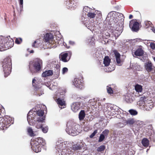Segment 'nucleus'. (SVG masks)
Listing matches in <instances>:
<instances>
[{"label":"nucleus","mask_w":155,"mask_h":155,"mask_svg":"<svg viewBox=\"0 0 155 155\" xmlns=\"http://www.w3.org/2000/svg\"><path fill=\"white\" fill-rule=\"evenodd\" d=\"M105 149V147L104 145L101 146L98 148L97 151L99 152H101L103 151Z\"/></svg>","instance_id":"37998d69"},{"label":"nucleus","mask_w":155,"mask_h":155,"mask_svg":"<svg viewBox=\"0 0 155 155\" xmlns=\"http://www.w3.org/2000/svg\"><path fill=\"white\" fill-rule=\"evenodd\" d=\"M124 123L127 124H128L129 125L133 124L134 123V121L133 119H129L127 120H124Z\"/></svg>","instance_id":"e433bc0d"},{"label":"nucleus","mask_w":155,"mask_h":155,"mask_svg":"<svg viewBox=\"0 0 155 155\" xmlns=\"http://www.w3.org/2000/svg\"><path fill=\"white\" fill-rule=\"evenodd\" d=\"M65 4L68 9H74L77 8L78 5V0H66L65 2Z\"/></svg>","instance_id":"9b49d317"},{"label":"nucleus","mask_w":155,"mask_h":155,"mask_svg":"<svg viewBox=\"0 0 155 155\" xmlns=\"http://www.w3.org/2000/svg\"><path fill=\"white\" fill-rule=\"evenodd\" d=\"M124 100L126 102L128 103H132L134 100V98L130 93L126 94L124 97Z\"/></svg>","instance_id":"a211bd4d"},{"label":"nucleus","mask_w":155,"mask_h":155,"mask_svg":"<svg viewBox=\"0 0 155 155\" xmlns=\"http://www.w3.org/2000/svg\"><path fill=\"white\" fill-rule=\"evenodd\" d=\"M144 68L145 70L148 72H151L153 73L154 66L150 61L146 62L144 64Z\"/></svg>","instance_id":"4468645a"},{"label":"nucleus","mask_w":155,"mask_h":155,"mask_svg":"<svg viewBox=\"0 0 155 155\" xmlns=\"http://www.w3.org/2000/svg\"><path fill=\"white\" fill-rule=\"evenodd\" d=\"M44 111L40 108H35L31 110L27 114V120L29 124L34 126L38 129H41L45 122Z\"/></svg>","instance_id":"f257e3e1"},{"label":"nucleus","mask_w":155,"mask_h":155,"mask_svg":"<svg viewBox=\"0 0 155 155\" xmlns=\"http://www.w3.org/2000/svg\"><path fill=\"white\" fill-rule=\"evenodd\" d=\"M150 46L152 49H155V44L153 43H150Z\"/></svg>","instance_id":"6e6d98bb"},{"label":"nucleus","mask_w":155,"mask_h":155,"mask_svg":"<svg viewBox=\"0 0 155 155\" xmlns=\"http://www.w3.org/2000/svg\"><path fill=\"white\" fill-rule=\"evenodd\" d=\"M142 143L143 146L147 147L149 145V140L147 138H143L142 140Z\"/></svg>","instance_id":"2f4dec72"},{"label":"nucleus","mask_w":155,"mask_h":155,"mask_svg":"<svg viewBox=\"0 0 155 155\" xmlns=\"http://www.w3.org/2000/svg\"><path fill=\"white\" fill-rule=\"evenodd\" d=\"M97 132V130H95L94 132L90 136V138H92Z\"/></svg>","instance_id":"8fccbe9b"},{"label":"nucleus","mask_w":155,"mask_h":155,"mask_svg":"<svg viewBox=\"0 0 155 155\" xmlns=\"http://www.w3.org/2000/svg\"><path fill=\"white\" fill-rule=\"evenodd\" d=\"M82 145L78 143L73 145L72 147H69V145H68V148L62 150L61 154L62 155H74V151L80 150L82 149Z\"/></svg>","instance_id":"0eeeda50"},{"label":"nucleus","mask_w":155,"mask_h":155,"mask_svg":"<svg viewBox=\"0 0 155 155\" xmlns=\"http://www.w3.org/2000/svg\"><path fill=\"white\" fill-rule=\"evenodd\" d=\"M22 41V39L21 38H16L15 42V43L18 44H20Z\"/></svg>","instance_id":"de8ad7c7"},{"label":"nucleus","mask_w":155,"mask_h":155,"mask_svg":"<svg viewBox=\"0 0 155 155\" xmlns=\"http://www.w3.org/2000/svg\"><path fill=\"white\" fill-rule=\"evenodd\" d=\"M53 74V72L51 70H49L44 72L42 74V76L43 77H45L52 75Z\"/></svg>","instance_id":"a878e982"},{"label":"nucleus","mask_w":155,"mask_h":155,"mask_svg":"<svg viewBox=\"0 0 155 155\" xmlns=\"http://www.w3.org/2000/svg\"><path fill=\"white\" fill-rule=\"evenodd\" d=\"M116 61L117 63L118 64L120 63L121 60L120 58H116Z\"/></svg>","instance_id":"052dcab7"},{"label":"nucleus","mask_w":155,"mask_h":155,"mask_svg":"<svg viewBox=\"0 0 155 155\" xmlns=\"http://www.w3.org/2000/svg\"><path fill=\"white\" fill-rule=\"evenodd\" d=\"M36 41H35L34 43L32 45V46L34 48H37L38 47L39 45H35V44L36 43Z\"/></svg>","instance_id":"bf43d9fd"},{"label":"nucleus","mask_w":155,"mask_h":155,"mask_svg":"<svg viewBox=\"0 0 155 155\" xmlns=\"http://www.w3.org/2000/svg\"><path fill=\"white\" fill-rule=\"evenodd\" d=\"M14 42L10 36L6 37H0V51H5L12 47Z\"/></svg>","instance_id":"7ed1b4c3"},{"label":"nucleus","mask_w":155,"mask_h":155,"mask_svg":"<svg viewBox=\"0 0 155 155\" xmlns=\"http://www.w3.org/2000/svg\"><path fill=\"white\" fill-rule=\"evenodd\" d=\"M73 84L76 87L82 89L84 87L83 81L78 78H75L72 81Z\"/></svg>","instance_id":"ddd939ff"},{"label":"nucleus","mask_w":155,"mask_h":155,"mask_svg":"<svg viewBox=\"0 0 155 155\" xmlns=\"http://www.w3.org/2000/svg\"><path fill=\"white\" fill-rule=\"evenodd\" d=\"M57 102L58 104L59 107L61 109L62 108V107H61L65 105V102L63 100H61L60 98H58L57 99Z\"/></svg>","instance_id":"bb28decb"},{"label":"nucleus","mask_w":155,"mask_h":155,"mask_svg":"<svg viewBox=\"0 0 155 155\" xmlns=\"http://www.w3.org/2000/svg\"><path fill=\"white\" fill-rule=\"evenodd\" d=\"M133 17V15H130L129 16V18L130 19Z\"/></svg>","instance_id":"774afa93"},{"label":"nucleus","mask_w":155,"mask_h":155,"mask_svg":"<svg viewBox=\"0 0 155 155\" xmlns=\"http://www.w3.org/2000/svg\"><path fill=\"white\" fill-rule=\"evenodd\" d=\"M135 89L136 91L138 93L141 92L142 91V86L138 84L135 85Z\"/></svg>","instance_id":"c9c22d12"},{"label":"nucleus","mask_w":155,"mask_h":155,"mask_svg":"<svg viewBox=\"0 0 155 155\" xmlns=\"http://www.w3.org/2000/svg\"><path fill=\"white\" fill-rule=\"evenodd\" d=\"M39 82L37 81L35 78H33L32 80V85L36 89H38L40 87V83Z\"/></svg>","instance_id":"393cba45"},{"label":"nucleus","mask_w":155,"mask_h":155,"mask_svg":"<svg viewBox=\"0 0 155 155\" xmlns=\"http://www.w3.org/2000/svg\"><path fill=\"white\" fill-rule=\"evenodd\" d=\"M68 71V69L67 68H63L62 70V73L63 74H64L67 73Z\"/></svg>","instance_id":"09e8293b"},{"label":"nucleus","mask_w":155,"mask_h":155,"mask_svg":"<svg viewBox=\"0 0 155 155\" xmlns=\"http://www.w3.org/2000/svg\"><path fill=\"white\" fill-rule=\"evenodd\" d=\"M110 12L107 15V20L110 21V27L113 28L117 35H120L123 31L124 24V15L123 14L114 12Z\"/></svg>","instance_id":"f03ea898"},{"label":"nucleus","mask_w":155,"mask_h":155,"mask_svg":"<svg viewBox=\"0 0 155 155\" xmlns=\"http://www.w3.org/2000/svg\"><path fill=\"white\" fill-rule=\"evenodd\" d=\"M51 82L50 81L47 82L46 83H45V85L48 87H49L50 89H51L50 86L51 84Z\"/></svg>","instance_id":"4d7b16f0"},{"label":"nucleus","mask_w":155,"mask_h":155,"mask_svg":"<svg viewBox=\"0 0 155 155\" xmlns=\"http://www.w3.org/2000/svg\"><path fill=\"white\" fill-rule=\"evenodd\" d=\"M13 123V118L8 116L4 118L0 117V130H5Z\"/></svg>","instance_id":"423d86ee"},{"label":"nucleus","mask_w":155,"mask_h":155,"mask_svg":"<svg viewBox=\"0 0 155 155\" xmlns=\"http://www.w3.org/2000/svg\"><path fill=\"white\" fill-rule=\"evenodd\" d=\"M44 36V40L46 42H49L50 41H51L54 38L53 34L50 33H46Z\"/></svg>","instance_id":"4be33fe9"},{"label":"nucleus","mask_w":155,"mask_h":155,"mask_svg":"<svg viewBox=\"0 0 155 155\" xmlns=\"http://www.w3.org/2000/svg\"><path fill=\"white\" fill-rule=\"evenodd\" d=\"M129 112L130 114L133 116L136 115L138 114V112L137 110L133 109H131L129 110Z\"/></svg>","instance_id":"4c0bfd02"},{"label":"nucleus","mask_w":155,"mask_h":155,"mask_svg":"<svg viewBox=\"0 0 155 155\" xmlns=\"http://www.w3.org/2000/svg\"><path fill=\"white\" fill-rule=\"evenodd\" d=\"M145 25H146V28H148L149 26L151 24V22L150 21H146L145 22Z\"/></svg>","instance_id":"864d4df0"},{"label":"nucleus","mask_w":155,"mask_h":155,"mask_svg":"<svg viewBox=\"0 0 155 155\" xmlns=\"http://www.w3.org/2000/svg\"><path fill=\"white\" fill-rule=\"evenodd\" d=\"M107 93L109 94H113V91L110 85L107 86Z\"/></svg>","instance_id":"58836bf2"},{"label":"nucleus","mask_w":155,"mask_h":155,"mask_svg":"<svg viewBox=\"0 0 155 155\" xmlns=\"http://www.w3.org/2000/svg\"><path fill=\"white\" fill-rule=\"evenodd\" d=\"M105 136L104 135H103V134H101L98 140V142H101L102 141H103L105 138Z\"/></svg>","instance_id":"a18cd8bd"},{"label":"nucleus","mask_w":155,"mask_h":155,"mask_svg":"<svg viewBox=\"0 0 155 155\" xmlns=\"http://www.w3.org/2000/svg\"><path fill=\"white\" fill-rule=\"evenodd\" d=\"M114 54L116 57V58H120V54L117 51H114Z\"/></svg>","instance_id":"5fc2aeb1"},{"label":"nucleus","mask_w":155,"mask_h":155,"mask_svg":"<svg viewBox=\"0 0 155 155\" xmlns=\"http://www.w3.org/2000/svg\"><path fill=\"white\" fill-rule=\"evenodd\" d=\"M150 43L149 41L147 40H144V43L146 45H148Z\"/></svg>","instance_id":"680f3d73"},{"label":"nucleus","mask_w":155,"mask_h":155,"mask_svg":"<svg viewBox=\"0 0 155 155\" xmlns=\"http://www.w3.org/2000/svg\"><path fill=\"white\" fill-rule=\"evenodd\" d=\"M2 67H4L6 65L9 66L10 65H12V60L10 56H8L5 58L2 61Z\"/></svg>","instance_id":"aec40b11"},{"label":"nucleus","mask_w":155,"mask_h":155,"mask_svg":"<svg viewBox=\"0 0 155 155\" xmlns=\"http://www.w3.org/2000/svg\"><path fill=\"white\" fill-rule=\"evenodd\" d=\"M69 43L70 45H74L75 44V43L74 41H69Z\"/></svg>","instance_id":"e2e57ef3"},{"label":"nucleus","mask_w":155,"mask_h":155,"mask_svg":"<svg viewBox=\"0 0 155 155\" xmlns=\"http://www.w3.org/2000/svg\"><path fill=\"white\" fill-rule=\"evenodd\" d=\"M41 129L42 131L44 133H46L47 132L48 130V128L47 126H45L43 127L42 126Z\"/></svg>","instance_id":"ea45409f"},{"label":"nucleus","mask_w":155,"mask_h":155,"mask_svg":"<svg viewBox=\"0 0 155 155\" xmlns=\"http://www.w3.org/2000/svg\"><path fill=\"white\" fill-rule=\"evenodd\" d=\"M63 40V38L62 37V36L59 34V35H58V38H57V40H58V41H62Z\"/></svg>","instance_id":"13d9d810"},{"label":"nucleus","mask_w":155,"mask_h":155,"mask_svg":"<svg viewBox=\"0 0 155 155\" xmlns=\"http://www.w3.org/2000/svg\"><path fill=\"white\" fill-rule=\"evenodd\" d=\"M110 60L109 57L105 56L104 59L103 63L105 66H107L110 64Z\"/></svg>","instance_id":"c85d7f7f"},{"label":"nucleus","mask_w":155,"mask_h":155,"mask_svg":"<svg viewBox=\"0 0 155 155\" xmlns=\"http://www.w3.org/2000/svg\"><path fill=\"white\" fill-rule=\"evenodd\" d=\"M86 18H84V17H82V20L83 21H85V19H86Z\"/></svg>","instance_id":"338daca9"},{"label":"nucleus","mask_w":155,"mask_h":155,"mask_svg":"<svg viewBox=\"0 0 155 155\" xmlns=\"http://www.w3.org/2000/svg\"><path fill=\"white\" fill-rule=\"evenodd\" d=\"M71 55V52L64 53L61 55L60 60L64 62H67L70 59Z\"/></svg>","instance_id":"2eb2a0df"},{"label":"nucleus","mask_w":155,"mask_h":155,"mask_svg":"<svg viewBox=\"0 0 155 155\" xmlns=\"http://www.w3.org/2000/svg\"><path fill=\"white\" fill-rule=\"evenodd\" d=\"M56 63H52L53 64H54V67H55L56 70V71H58L60 72V66L58 64H55Z\"/></svg>","instance_id":"79ce46f5"},{"label":"nucleus","mask_w":155,"mask_h":155,"mask_svg":"<svg viewBox=\"0 0 155 155\" xmlns=\"http://www.w3.org/2000/svg\"><path fill=\"white\" fill-rule=\"evenodd\" d=\"M104 107L108 111L112 110L113 111H117L118 110V107L114 105L109 104H106L104 105Z\"/></svg>","instance_id":"f3484780"},{"label":"nucleus","mask_w":155,"mask_h":155,"mask_svg":"<svg viewBox=\"0 0 155 155\" xmlns=\"http://www.w3.org/2000/svg\"><path fill=\"white\" fill-rule=\"evenodd\" d=\"M60 75V72L56 71L55 73L54 74V76L55 78H58Z\"/></svg>","instance_id":"603ef678"},{"label":"nucleus","mask_w":155,"mask_h":155,"mask_svg":"<svg viewBox=\"0 0 155 155\" xmlns=\"http://www.w3.org/2000/svg\"><path fill=\"white\" fill-rule=\"evenodd\" d=\"M68 145L69 144L66 141H64L62 140H58L56 143L55 148L58 152V154L59 155V153L63 149L68 148Z\"/></svg>","instance_id":"6e6552de"},{"label":"nucleus","mask_w":155,"mask_h":155,"mask_svg":"<svg viewBox=\"0 0 155 155\" xmlns=\"http://www.w3.org/2000/svg\"><path fill=\"white\" fill-rule=\"evenodd\" d=\"M5 109L0 104V115L1 114V113H4Z\"/></svg>","instance_id":"3c124183"},{"label":"nucleus","mask_w":155,"mask_h":155,"mask_svg":"<svg viewBox=\"0 0 155 155\" xmlns=\"http://www.w3.org/2000/svg\"><path fill=\"white\" fill-rule=\"evenodd\" d=\"M100 24V22L95 21L86 25V26L92 31H94L95 32H97L101 28Z\"/></svg>","instance_id":"9d476101"},{"label":"nucleus","mask_w":155,"mask_h":155,"mask_svg":"<svg viewBox=\"0 0 155 155\" xmlns=\"http://www.w3.org/2000/svg\"><path fill=\"white\" fill-rule=\"evenodd\" d=\"M132 21H130L129 23V26L130 28L131 26L132 27V30L133 31L137 32L139 30V24L137 21L134 22V23L133 24L132 23Z\"/></svg>","instance_id":"6ab92c4d"},{"label":"nucleus","mask_w":155,"mask_h":155,"mask_svg":"<svg viewBox=\"0 0 155 155\" xmlns=\"http://www.w3.org/2000/svg\"><path fill=\"white\" fill-rule=\"evenodd\" d=\"M128 135L127 136H126V137H129V136H130V135L131 134V132L130 131H128Z\"/></svg>","instance_id":"69168bd1"},{"label":"nucleus","mask_w":155,"mask_h":155,"mask_svg":"<svg viewBox=\"0 0 155 155\" xmlns=\"http://www.w3.org/2000/svg\"><path fill=\"white\" fill-rule=\"evenodd\" d=\"M144 54V51L141 48H137L134 52V54L137 56H142Z\"/></svg>","instance_id":"5701e85b"},{"label":"nucleus","mask_w":155,"mask_h":155,"mask_svg":"<svg viewBox=\"0 0 155 155\" xmlns=\"http://www.w3.org/2000/svg\"><path fill=\"white\" fill-rule=\"evenodd\" d=\"M42 65V61L40 58H36L33 61V66L35 69L37 71H39Z\"/></svg>","instance_id":"f8f14e48"},{"label":"nucleus","mask_w":155,"mask_h":155,"mask_svg":"<svg viewBox=\"0 0 155 155\" xmlns=\"http://www.w3.org/2000/svg\"><path fill=\"white\" fill-rule=\"evenodd\" d=\"M85 115L84 111L81 110L79 114V118L80 120H83L84 118Z\"/></svg>","instance_id":"c756f323"},{"label":"nucleus","mask_w":155,"mask_h":155,"mask_svg":"<svg viewBox=\"0 0 155 155\" xmlns=\"http://www.w3.org/2000/svg\"><path fill=\"white\" fill-rule=\"evenodd\" d=\"M19 4L20 6V11H22L23 8V0H19Z\"/></svg>","instance_id":"c03bdc74"},{"label":"nucleus","mask_w":155,"mask_h":155,"mask_svg":"<svg viewBox=\"0 0 155 155\" xmlns=\"http://www.w3.org/2000/svg\"><path fill=\"white\" fill-rule=\"evenodd\" d=\"M93 12V9L92 11H91V12H89V13L87 15L88 17L90 18H93L95 17L96 15L95 12Z\"/></svg>","instance_id":"72a5a7b5"},{"label":"nucleus","mask_w":155,"mask_h":155,"mask_svg":"<svg viewBox=\"0 0 155 155\" xmlns=\"http://www.w3.org/2000/svg\"><path fill=\"white\" fill-rule=\"evenodd\" d=\"M45 140L42 138H37L33 139L31 142V148L36 153L41 151V147L45 144Z\"/></svg>","instance_id":"20e7f679"},{"label":"nucleus","mask_w":155,"mask_h":155,"mask_svg":"<svg viewBox=\"0 0 155 155\" xmlns=\"http://www.w3.org/2000/svg\"><path fill=\"white\" fill-rule=\"evenodd\" d=\"M146 97L144 96L141 97L140 98V100L139 101H140V100H143V101H144V99H146Z\"/></svg>","instance_id":"0e129e2a"},{"label":"nucleus","mask_w":155,"mask_h":155,"mask_svg":"<svg viewBox=\"0 0 155 155\" xmlns=\"http://www.w3.org/2000/svg\"><path fill=\"white\" fill-rule=\"evenodd\" d=\"M93 9L87 6H84L83 9V12L85 15H87Z\"/></svg>","instance_id":"7c9ffc66"},{"label":"nucleus","mask_w":155,"mask_h":155,"mask_svg":"<svg viewBox=\"0 0 155 155\" xmlns=\"http://www.w3.org/2000/svg\"><path fill=\"white\" fill-rule=\"evenodd\" d=\"M96 15V21H97L99 22V21H101L102 20V15L101 12L100 11H97L95 12Z\"/></svg>","instance_id":"b1692460"},{"label":"nucleus","mask_w":155,"mask_h":155,"mask_svg":"<svg viewBox=\"0 0 155 155\" xmlns=\"http://www.w3.org/2000/svg\"><path fill=\"white\" fill-rule=\"evenodd\" d=\"M124 118H123V119L124 120L123 123H122L120 122L117 124V126L118 127L120 128L123 127H124L126 125V124L124 123Z\"/></svg>","instance_id":"a19ab883"},{"label":"nucleus","mask_w":155,"mask_h":155,"mask_svg":"<svg viewBox=\"0 0 155 155\" xmlns=\"http://www.w3.org/2000/svg\"><path fill=\"white\" fill-rule=\"evenodd\" d=\"M109 130L105 129L102 132V134H103L105 136H107L109 133Z\"/></svg>","instance_id":"49530a36"},{"label":"nucleus","mask_w":155,"mask_h":155,"mask_svg":"<svg viewBox=\"0 0 155 155\" xmlns=\"http://www.w3.org/2000/svg\"><path fill=\"white\" fill-rule=\"evenodd\" d=\"M12 65H6L4 67H2L3 71L4 73L5 77H6L10 74L12 71Z\"/></svg>","instance_id":"412c9836"},{"label":"nucleus","mask_w":155,"mask_h":155,"mask_svg":"<svg viewBox=\"0 0 155 155\" xmlns=\"http://www.w3.org/2000/svg\"><path fill=\"white\" fill-rule=\"evenodd\" d=\"M27 131L30 136L31 137L35 136V134L34 133V131L31 127H28L27 128Z\"/></svg>","instance_id":"473e14b6"},{"label":"nucleus","mask_w":155,"mask_h":155,"mask_svg":"<svg viewBox=\"0 0 155 155\" xmlns=\"http://www.w3.org/2000/svg\"><path fill=\"white\" fill-rule=\"evenodd\" d=\"M43 94H44L43 90L41 89L40 90H37L34 92V94L37 96H40Z\"/></svg>","instance_id":"f704fd0d"},{"label":"nucleus","mask_w":155,"mask_h":155,"mask_svg":"<svg viewBox=\"0 0 155 155\" xmlns=\"http://www.w3.org/2000/svg\"><path fill=\"white\" fill-rule=\"evenodd\" d=\"M79 126L77 124L72 120L68 121L66 124V131L69 134L72 136H75L77 135L78 132L77 131L78 127Z\"/></svg>","instance_id":"39448f33"},{"label":"nucleus","mask_w":155,"mask_h":155,"mask_svg":"<svg viewBox=\"0 0 155 155\" xmlns=\"http://www.w3.org/2000/svg\"><path fill=\"white\" fill-rule=\"evenodd\" d=\"M138 104L140 108L146 111L150 110L153 106L152 102H146L142 100L139 101Z\"/></svg>","instance_id":"1a4fd4ad"},{"label":"nucleus","mask_w":155,"mask_h":155,"mask_svg":"<svg viewBox=\"0 0 155 155\" xmlns=\"http://www.w3.org/2000/svg\"><path fill=\"white\" fill-rule=\"evenodd\" d=\"M95 39L93 36H91L88 38L87 40V43L90 45H93L94 44Z\"/></svg>","instance_id":"cd10ccee"},{"label":"nucleus","mask_w":155,"mask_h":155,"mask_svg":"<svg viewBox=\"0 0 155 155\" xmlns=\"http://www.w3.org/2000/svg\"><path fill=\"white\" fill-rule=\"evenodd\" d=\"M81 108V103L80 102H74L71 105V109L74 112H76Z\"/></svg>","instance_id":"dca6fc26"}]
</instances>
